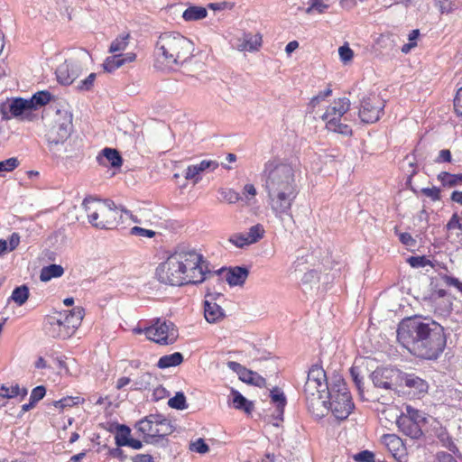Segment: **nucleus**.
I'll use <instances>...</instances> for the list:
<instances>
[{"label":"nucleus","instance_id":"obj_1","mask_svg":"<svg viewBox=\"0 0 462 462\" xmlns=\"http://www.w3.org/2000/svg\"><path fill=\"white\" fill-rule=\"evenodd\" d=\"M397 339L420 358L436 359L446 346L444 328L435 321L419 318L403 319L397 329Z\"/></svg>","mask_w":462,"mask_h":462},{"label":"nucleus","instance_id":"obj_2","mask_svg":"<svg viewBox=\"0 0 462 462\" xmlns=\"http://www.w3.org/2000/svg\"><path fill=\"white\" fill-rule=\"evenodd\" d=\"M264 172L272 211L282 222L292 219L291 206L298 195L294 168L290 163L273 160L266 162Z\"/></svg>","mask_w":462,"mask_h":462},{"label":"nucleus","instance_id":"obj_3","mask_svg":"<svg viewBox=\"0 0 462 462\" xmlns=\"http://www.w3.org/2000/svg\"><path fill=\"white\" fill-rule=\"evenodd\" d=\"M205 262L201 254L194 248L178 246L167 259L156 268L157 280L171 286L197 284L205 281Z\"/></svg>","mask_w":462,"mask_h":462},{"label":"nucleus","instance_id":"obj_4","mask_svg":"<svg viewBox=\"0 0 462 462\" xmlns=\"http://www.w3.org/2000/svg\"><path fill=\"white\" fill-rule=\"evenodd\" d=\"M49 109L51 115L44 129L47 149L58 163L66 165L82 156L80 148L69 142L73 133V115L67 105H51Z\"/></svg>","mask_w":462,"mask_h":462},{"label":"nucleus","instance_id":"obj_5","mask_svg":"<svg viewBox=\"0 0 462 462\" xmlns=\"http://www.w3.org/2000/svg\"><path fill=\"white\" fill-rule=\"evenodd\" d=\"M194 44L178 32H165L159 36L154 49L155 64L176 69L193 57Z\"/></svg>","mask_w":462,"mask_h":462},{"label":"nucleus","instance_id":"obj_6","mask_svg":"<svg viewBox=\"0 0 462 462\" xmlns=\"http://www.w3.org/2000/svg\"><path fill=\"white\" fill-rule=\"evenodd\" d=\"M81 209L96 228L111 229L118 223L119 213L112 201L88 197L83 200Z\"/></svg>","mask_w":462,"mask_h":462},{"label":"nucleus","instance_id":"obj_7","mask_svg":"<svg viewBox=\"0 0 462 462\" xmlns=\"http://www.w3.org/2000/svg\"><path fill=\"white\" fill-rule=\"evenodd\" d=\"M329 390L326 372L321 366L313 365L308 373L303 390L309 409L326 408Z\"/></svg>","mask_w":462,"mask_h":462},{"label":"nucleus","instance_id":"obj_8","mask_svg":"<svg viewBox=\"0 0 462 462\" xmlns=\"http://www.w3.org/2000/svg\"><path fill=\"white\" fill-rule=\"evenodd\" d=\"M355 405L346 383L337 379L331 386L328 394L327 407L336 419L346 420L352 412Z\"/></svg>","mask_w":462,"mask_h":462},{"label":"nucleus","instance_id":"obj_9","mask_svg":"<svg viewBox=\"0 0 462 462\" xmlns=\"http://www.w3.org/2000/svg\"><path fill=\"white\" fill-rule=\"evenodd\" d=\"M349 109L350 100L348 98L342 97L334 100L322 116V119L326 122L327 129L345 135L351 134L352 130L349 125L341 122V117Z\"/></svg>","mask_w":462,"mask_h":462},{"label":"nucleus","instance_id":"obj_10","mask_svg":"<svg viewBox=\"0 0 462 462\" xmlns=\"http://www.w3.org/2000/svg\"><path fill=\"white\" fill-rule=\"evenodd\" d=\"M145 336L156 344L167 346L175 343L179 334L171 321L157 319L151 326L146 327Z\"/></svg>","mask_w":462,"mask_h":462},{"label":"nucleus","instance_id":"obj_11","mask_svg":"<svg viewBox=\"0 0 462 462\" xmlns=\"http://www.w3.org/2000/svg\"><path fill=\"white\" fill-rule=\"evenodd\" d=\"M136 429L144 438L153 439L170 435L172 432V427L170 421L161 415L151 414L136 424Z\"/></svg>","mask_w":462,"mask_h":462},{"label":"nucleus","instance_id":"obj_12","mask_svg":"<svg viewBox=\"0 0 462 462\" xmlns=\"http://www.w3.org/2000/svg\"><path fill=\"white\" fill-rule=\"evenodd\" d=\"M88 60L87 54L74 56L66 60L56 69L58 81L63 85H70L80 75L83 63Z\"/></svg>","mask_w":462,"mask_h":462},{"label":"nucleus","instance_id":"obj_13","mask_svg":"<svg viewBox=\"0 0 462 462\" xmlns=\"http://www.w3.org/2000/svg\"><path fill=\"white\" fill-rule=\"evenodd\" d=\"M384 107L383 100L377 95H369L361 101L359 108V117L362 122L373 124L377 122L383 113Z\"/></svg>","mask_w":462,"mask_h":462},{"label":"nucleus","instance_id":"obj_14","mask_svg":"<svg viewBox=\"0 0 462 462\" xmlns=\"http://www.w3.org/2000/svg\"><path fill=\"white\" fill-rule=\"evenodd\" d=\"M222 299V293L208 291L204 302V316L208 323H217L224 319L225 312L217 302Z\"/></svg>","mask_w":462,"mask_h":462},{"label":"nucleus","instance_id":"obj_15","mask_svg":"<svg viewBox=\"0 0 462 462\" xmlns=\"http://www.w3.org/2000/svg\"><path fill=\"white\" fill-rule=\"evenodd\" d=\"M400 377L401 374L398 371L390 368H377L371 374L374 385L385 390L396 386Z\"/></svg>","mask_w":462,"mask_h":462},{"label":"nucleus","instance_id":"obj_16","mask_svg":"<svg viewBox=\"0 0 462 462\" xmlns=\"http://www.w3.org/2000/svg\"><path fill=\"white\" fill-rule=\"evenodd\" d=\"M227 366L236 373L239 379L244 383L259 387H263L266 384V381L263 377L259 375L257 373L247 369L237 362L229 361L227 363Z\"/></svg>","mask_w":462,"mask_h":462},{"label":"nucleus","instance_id":"obj_17","mask_svg":"<svg viewBox=\"0 0 462 462\" xmlns=\"http://www.w3.org/2000/svg\"><path fill=\"white\" fill-rule=\"evenodd\" d=\"M382 442L398 462H403L402 459L406 457L405 448L402 440L398 436L394 434L383 435Z\"/></svg>","mask_w":462,"mask_h":462},{"label":"nucleus","instance_id":"obj_18","mask_svg":"<svg viewBox=\"0 0 462 462\" xmlns=\"http://www.w3.org/2000/svg\"><path fill=\"white\" fill-rule=\"evenodd\" d=\"M97 162L103 167L120 169L123 164V158L119 152L114 148H104L96 158Z\"/></svg>","mask_w":462,"mask_h":462},{"label":"nucleus","instance_id":"obj_19","mask_svg":"<svg viewBox=\"0 0 462 462\" xmlns=\"http://www.w3.org/2000/svg\"><path fill=\"white\" fill-rule=\"evenodd\" d=\"M263 38L259 32H245L237 39L236 49L239 51H255L262 45Z\"/></svg>","mask_w":462,"mask_h":462},{"label":"nucleus","instance_id":"obj_20","mask_svg":"<svg viewBox=\"0 0 462 462\" xmlns=\"http://www.w3.org/2000/svg\"><path fill=\"white\" fill-rule=\"evenodd\" d=\"M84 315V308L78 306L69 312H64V314L60 315L59 319H61V321L66 324L69 330L74 334L78 328L80 326Z\"/></svg>","mask_w":462,"mask_h":462},{"label":"nucleus","instance_id":"obj_21","mask_svg":"<svg viewBox=\"0 0 462 462\" xmlns=\"http://www.w3.org/2000/svg\"><path fill=\"white\" fill-rule=\"evenodd\" d=\"M135 59L136 55L133 52H128L125 55H122L121 53L114 54L113 56L106 59L103 63V68L105 71L111 73L125 63L133 62Z\"/></svg>","mask_w":462,"mask_h":462},{"label":"nucleus","instance_id":"obj_22","mask_svg":"<svg viewBox=\"0 0 462 462\" xmlns=\"http://www.w3.org/2000/svg\"><path fill=\"white\" fill-rule=\"evenodd\" d=\"M397 425L403 434L411 439H419L422 435L421 425L407 417L400 416L397 419Z\"/></svg>","mask_w":462,"mask_h":462},{"label":"nucleus","instance_id":"obj_23","mask_svg":"<svg viewBox=\"0 0 462 462\" xmlns=\"http://www.w3.org/2000/svg\"><path fill=\"white\" fill-rule=\"evenodd\" d=\"M48 322V333L52 337L66 339L73 335V333L70 330H69L66 324L61 321V319L50 318Z\"/></svg>","mask_w":462,"mask_h":462},{"label":"nucleus","instance_id":"obj_24","mask_svg":"<svg viewBox=\"0 0 462 462\" xmlns=\"http://www.w3.org/2000/svg\"><path fill=\"white\" fill-rule=\"evenodd\" d=\"M8 109L13 116H21L23 119L28 118L27 113L32 110L29 99L22 97L12 99L8 105Z\"/></svg>","mask_w":462,"mask_h":462},{"label":"nucleus","instance_id":"obj_25","mask_svg":"<svg viewBox=\"0 0 462 462\" xmlns=\"http://www.w3.org/2000/svg\"><path fill=\"white\" fill-rule=\"evenodd\" d=\"M65 6V0H45L42 5L40 12L46 19L52 20L62 13Z\"/></svg>","mask_w":462,"mask_h":462},{"label":"nucleus","instance_id":"obj_26","mask_svg":"<svg viewBox=\"0 0 462 462\" xmlns=\"http://www.w3.org/2000/svg\"><path fill=\"white\" fill-rule=\"evenodd\" d=\"M249 272L245 267L230 268L226 273V281L230 286L243 285L248 277Z\"/></svg>","mask_w":462,"mask_h":462},{"label":"nucleus","instance_id":"obj_27","mask_svg":"<svg viewBox=\"0 0 462 462\" xmlns=\"http://www.w3.org/2000/svg\"><path fill=\"white\" fill-rule=\"evenodd\" d=\"M399 380H401L405 386L413 389L414 393H426L429 387L426 381L412 374L401 375Z\"/></svg>","mask_w":462,"mask_h":462},{"label":"nucleus","instance_id":"obj_28","mask_svg":"<svg viewBox=\"0 0 462 462\" xmlns=\"http://www.w3.org/2000/svg\"><path fill=\"white\" fill-rule=\"evenodd\" d=\"M208 11L205 7L198 5L189 6L182 14V18L186 22L199 21L206 18Z\"/></svg>","mask_w":462,"mask_h":462},{"label":"nucleus","instance_id":"obj_29","mask_svg":"<svg viewBox=\"0 0 462 462\" xmlns=\"http://www.w3.org/2000/svg\"><path fill=\"white\" fill-rule=\"evenodd\" d=\"M183 362V356L180 352H175L171 355L162 356L158 363L157 366L161 369H166L173 366H177Z\"/></svg>","mask_w":462,"mask_h":462},{"label":"nucleus","instance_id":"obj_30","mask_svg":"<svg viewBox=\"0 0 462 462\" xmlns=\"http://www.w3.org/2000/svg\"><path fill=\"white\" fill-rule=\"evenodd\" d=\"M64 273V269L59 264H50L41 270L40 280L48 282L52 278L60 277Z\"/></svg>","mask_w":462,"mask_h":462},{"label":"nucleus","instance_id":"obj_31","mask_svg":"<svg viewBox=\"0 0 462 462\" xmlns=\"http://www.w3.org/2000/svg\"><path fill=\"white\" fill-rule=\"evenodd\" d=\"M438 180L446 187H455L462 184V174H451L442 171L438 175Z\"/></svg>","mask_w":462,"mask_h":462},{"label":"nucleus","instance_id":"obj_32","mask_svg":"<svg viewBox=\"0 0 462 462\" xmlns=\"http://www.w3.org/2000/svg\"><path fill=\"white\" fill-rule=\"evenodd\" d=\"M233 403L236 409L244 410L250 413L253 410V403L245 399L238 391L232 390Z\"/></svg>","mask_w":462,"mask_h":462},{"label":"nucleus","instance_id":"obj_33","mask_svg":"<svg viewBox=\"0 0 462 462\" xmlns=\"http://www.w3.org/2000/svg\"><path fill=\"white\" fill-rule=\"evenodd\" d=\"M271 398L272 402L276 404V418L282 420L283 410L286 403V398L283 393L274 389L271 392Z\"/></svg>","mask_w":462,"mask_h":462},{"label":"nucleus","instance_id":"obj_34","mask_svg":"<svg viewBox=\"0 0 462 462\" xmlns=\"http://www.w3.org/2000/svg\"><path fill=\"white\" fill-rule=\"evenodd\" d=\"M265 234L264 227L262 224H256L252 226L248 232L245 233V237L250 245L255 244L260 241Z\"/></svg>","mask_w":462,"mask_h":462},{"label":"nucleus","instance_id":"obj_35","mask_svg":"<svg viewBox=\"0 0 462 462\" xmlns=\"http://www.w3.org/2000/svg\"><path fill=\"white\" fill-rule=\"evenodd\" d=\"M129 33L119 35L110 44L109 52L117 54V52L124 51L129 44Z\"/></svg>","mask_w":462,"mask_h":462},{"label":"nucleus","instance_id":"obj_36","mask_svg":"<svg viewBox=\"0 0 462 462\" xmlns=\"http://www.w3.org/2000/svg\"><path fill=\"white\" fill-rule=\"evenodd\" d=\"M51 99V95L48 91H39L35 93L30 99L32 109L48 104Z\"/></svg>","mask_w":462,"mask_h":462},{"label":"nucleus","instance_id":"obj_37","mask_svg":"<svg viewBox=\"0 0 462 462\" xmlns=\"http://www.w3.org/2000/svg\"><path fill=\"white\" fill-rule=\"evenodd\" d=\"M29 298V289L26 285L15 288L11 295V300L19 306L24 304Z\"/></svg>","mask_w":462,"mask_h":462},{"label":"nucleus","instance_id":"obj_38","mask_svg":"<svg viewBox=\"0 0 462 462\" xmlns=\"http://www.w3.org/2000/svg\"><path fill=\"white\" fill-rule=\"evenodd\" d=\"M155 377L150 373L141 374L134 383V390H147L152 383Z\"/></svg>","mask_w":462,"mask_h":462},{"label":"nucleus","instance_id":"obj_39","mask_svg":"<svg viewBox=\"0 0 462 462\" xmlns=\"http://www.w3.org/2000/svg\"><path fill=\"white\" fill-rule=\"evenodd\" d=\"M328 5L323 3L322 0H310L309 6L305 9V13L307 14H311L314 12H317L319 14H322L328 8Z\"/></svg>","mask_w":462,"mask_h":462},{"label":"nucleus","instance_id":"obj_40","mask_svg":"<svg viewBox=\"0 0 462 462\" xmlns=\"http://www.w3.org/2000/svg\"><path fill=\"white\" fill-rule=\"evenodd\" d=\"M168 405L173 409L184 410L188 407L186 397L182 393H177L176 395L168 401Z\"/></svg>","mask_w":462,"mask_h":462},{"label":"nucleus","instance_id":"obj_41","mask_svg":"<svg viewBox=\"0 0 462 462\" xmlns=\"http://www.w3.org/2000/svg\"><path fill=\"white\" fill-rule=\"evenodd\" d=\"M401 416L407 417L420 425L425 423V418L422 413L419 410L409 405L406 406V413H402Z\"/></svg>","mask_w":462,"mask_h":462},{"label":"nucleus","instance_id":"obj_42","mask_svg":"<svg viewBox=\"0 0 462 462\" xmlns=\"http://www.w3.org/2000/svg\"><path fill=\"white\" fill-rule=\"evenodd\" d=\"M338 54H339L341 61L344 64H347V63L351 62L354 58V51L349 47L347 42H346L344 45H342L338 48Z\"/></svg>","mask_w":462,"mask_h":462},{"label":"nucleus","instance_id":"obj_43","mask_svg":"<svg viewBox=\"0 0 462 462\" xmlns=\"http://www.w3.org/2000/svg\"><path fill=\"white\" fill-rule=\"evenodd\" d=\"M256 194L257 191L255 187L253 184L248 183L244 186L241 197L243 198V200H245L247 205H250Z\"/></svg>","mask_w":462,"mask_h":462},{"label":"nucleus","instance_id":"obj_44","mask_svg":"<svg viewBox=\"0 0 462 462\" xmlns=\"http://www.w3.org/2000/svg\"><path fill=\"white\" fill-rule=\"evenodd\" d=\"M189 449L199 454H206L209 451V447L205 440L200 438L189 444Z\"/></svg>","mask_w":462,"mask_h":462},{"label":"nucleus","instance_id":"obj_45","mask_svg":"<svg viewBox=\"0 0 462 462\" xmlns=\"http://www.w3.org/2000/svg\"><path fill=\"white\" fill-rule=\"evenodd\" d=\"M228 241L238 248H244L245 246L250 245L249 242L245 237V235L243 233L233 234Z\"/></svg>","mask_w":462,"mask_h":462},{"label":"nucleus","instance_id":"obj_46","mask_svg":"<svg viewBox=\"0 0 462 462\" xmlns=\"http://www.w3.org/2000/svg\"><path fill=\"white\" fill-rule=\"evenodd\" d=\"M407 262L413 268L424 267L426 265L432 266L431 261L427 259L426 256H411L407 259Z\"/></svg>","mask_w":462,"mask_h":462},{"label":"nucleus","instance_id":"obj_47","mask_svg":"<svg viewBox=\"0 0 462 462\" xmlns=\"http://www.w3.org/2000/svg\"><path fill=\"white\" fill-rule=\"evenodd\" d=\"M441 14H448L456 9L452 0H434Z\"/></svg>","mask_w":462,"mask_h":462},{"label":"nucleus","instance_id":"obj_48","mask_svg":"<svg viewBox=\"0 0 462 462\" xmlns=\"http://www.w3.org/2000/svg\"><path fill=\"white\" fill-rule=\"evenodd\" d=\"M120 434L116 437V443L118 447L126 446V444H123V442L129 440L130 436V429L125 425H121L119 427Z\"/></svg>","mask_w":462,"mask_h":462},{"label":"nucleus","instance_id":"obj_49","mask_svg":"<svg viewBox=\"0 0 462 462\" xmlns=\"http://www.w3.org/2000/svg\"><path fill=\"white\" fill-rule=\"evenodd\" d=\"M20 394V387L18 384L12 386L11 388L2 386L0 388V397L3 398H14Z\"/></svg>","mask_w":462,"mask_h":462},{"label":"nucleus","instance_id":"obj_50","mask_svg":"<svg viewBox=\"0 0 462 462\" xmlns=\"http://www.w3.org/2000/svg\"><path fill=\"white\" fill-rule=\"evenodd\" d=\"M19 165V162L16 158H9L5 161L0 162V173L3 171H12Z\"/></svg>","mask_w":462,"mask_h":462},{"label":"nucleus","instance_id":"obj_51","mask_svg":"<svg viewBox=\"0 0 462 462\" xmlns=\"http://www.w3.org/2000/svg\"><path fill=\"white\" fill-rule=\"evenodd\" d=\"M350 374H351L353 382L355 383V384L358 390L360 397L364 398V389H363L362 378L359 375L357 368L352 367L350 369Z\"/></svg>","mask_w":462,"mask_h":462},{"label":"nucleus","instance_id":"obj_52","mask_svg":"<svg viewBox=\"0 0 462 462\" xmlns=\"http://www.w3.org/2000/svg\"><path fill=\"white\" fill-rule=\"evenodd\" d=\"M356 462H374V454L369 450H363L353 456Z\"/></svg>","mask_w":462,"mask_h":462},{"label":"nucleus","instance_id":"obj_53","mask_svg":"<svg viewBox=\"0 0 462 462\" xmlns=\"http://www.w3.org/2000/svg\"><path fill=\"white\" fill-rule=\"evenodd\" d=\"M79 398L77 397V400H79ZM76 398H73V397H65L60 401H55L53 402V405L57 408H60V409H64L66 407H72L73 405L77 404L78 402L75 401Z\"/></svg>","mask_w":462,"mask_h":462},{"label":"nucleus","instance_id":"obj_54","mask_svg":"<svg viewBox=\"0 0 462 462\" xmlns=\"http://www.w3.org/2000/svg\"><path fill=\"white\" fill-rule=\"evenodd\" d=\"M332 93L330 88H328L326 90L319 92L317 96L313 97L310 99V106L315 107L319 104L320 101L324 100L326 97H329Z\"/></svg>","mask_w":462,"mask_h":462},{"label":"nucleus","instance_id":"obj_55","mask_svg":"<svg viewBox=\"0 0 462 462\" xmlns=\"http://www.w3.org/2000/svg\"><path fill=\"white\" fill-rule=\"evenodd\" d=\"M46 393V389L44 386H37L35 387L31 393L30 400L32 401V402H37L40 400H42Z\"/></svg>","mask_w":462,"mask_h":462},{"label":"nucleus","instance_id":"obj_56","mask_svg":"<svg viewBox=\"0 0 462 462\" xmlns=\"http://www.w3.org/2000/svg\"><path fill=\"white\" fill-rule=\"evenodd\" d=\"M131 234L139 236H146L152 238L155 236V232L150 229H145L140 226H134L131 228Z\"/></svg>","mask_w":462,"mask_h":462},{"label":"nucleus","instance_id":"obj_57","mask_svg":"<svg viewBox=\"0 0 462 462\" xmlns=\"http://www.w3.org/2000/svg\"><path fill=\"white\" fill-rule=\"evenodd\" d=\"M421 192L434 201L440 199V189L437 187L424 188Z\"/></svg>","mask_w":462,"mask_h":462},{"label":"nucleus","instance_id":"obj_58","mask_svg":"<svg viewBox=\"0 0 462 462\" xmlns=\"http://www.w3.org/2000/svg\"><path fill=\"white\" fill-rule=\"evenodd\" d=\"M96 79V73H91L88 77L81 80L78 86V88L80 90H88L93 87L94 81Z\"/></svg>","mask_w":462,"mask_h":462},{"label":"nucleus","instance_id":"obj_59","mask_svg":"<svg viewBox=\"0 0 462 462\" xmlns=\"http://www.w3.org/2000/svg\"><path fill=\"white\" fill-rule=\"evenodd\" d=\"M200 172H202V171L200 170V168L198 166V164L196 165H191V166H189L187 171H186V174H185V179L186 180H193L195 179V182L198 181V178H196Z\"/></svg>","mask_w":462,"mask_h":462},{"label":"nucleus","instance_id":"obj_60","mask_svg":"<svg viewBox=\"0 0 462 462\" xmlns=\"http://www.w3.org/2000/svg\"><path fill=\"white\" fill-rule=\"evenodd\" d=\"M375 42L382 48H387L393 45V40L392 39V34H381Z\"/></svg>","mask_w":462,"mask_h":462},{"label":"nucleus","instance_id":"obj_61","mask_svg":"<svg viewBox=\"0 0 462 462\" xmlns=\"http://www.w3.org/2000/svg\"><path fill=\"white\" fill-rule=\"evenodd\" d=\"M400 241L408 247H414L416 240L409 233L398 234Z\"/></svg>","mask_w":462,"mask_h":462},{"label":"nucleus","instance_id":"obj_62","mask_svg":"<svg viewBox=\"0 0 462 462\" xmlns=\"http://www.w3.org/2000/svg\"><path fill=\"white\" fill-rule=\"evenodd\" d=\"M454 109L457 115L462 116V88L457 90L455 97Z\"/></svg>","mask_w":462,"mask_h":462},{"label":"nucleus","instance_id":"obj_63","mask_svg":"<svg viewBox=\"0 0 462 462\" xmlns=\"http://www.w3.org/2000/svg\"><path fill=\"white\" fill-rule=\"evenodd\" d=\"M224 193V199L227 200L229 203H236L239 200H243L241 195L236 192L235 190L229 189Z\"/></svg>","mask_w":462,"mask_h":462},{"label":"nucleus","instance_id":"obj_64","mask_svg":"<svg viewBox=\"0 0 462 462\" xmlns=\"http://www.w3.org/2000/svg\"><path fill=\"white\" fill-rule=\"evenodd\" d=\"M442 280L445 282V283L448 286H454L462 292V282H459L458 279L448 275H444L442 277Z\"/></svg>","mask_w":462,"mask_h":462}]
</instances>
